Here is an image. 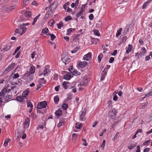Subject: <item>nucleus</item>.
Masks as SVG:
<instances>
[{
	"mask_svg": "<svg viewBox=\"0 0 152 152\" xmlns=\"http://www.w3.org/2000/svg\"><path fill=\"white\" fill-rule=\"evenodd\" d=\"M0 104L2 103L8 102L9 99L11 98L12 96L7 94V89L6 88L3 89L0 93Z\"/></svg>",
	"mask_w": 152,
	"mask_h": 152,
	"instance_id": "nucleus-1",
	"label": "nucleus"
},
{
	"mask_svg": "<svg viewBox=\"0 0 152 152\" xmlns=\"http://www.w3.org/2000/svg\"><path fill=\"white\" fill-rule=\"evenodd\" d=\"M61 60L65 65L69 63L70 61V58L69 57L67 53L66 52H64L62 55Z\"/></svg>",
	"mask_w": 152,
	"mask_h": 152,
	"instance_id": "nucleus-2",
	"label": "nucleus"
},
{
	"mask_svg": "<svg viewBox=\"0 0 152 152\" xmlns=\"http://www.w3.org/2000/svg\"><path fill=\"white\" fill-rule=\"evenodd\" d=\"M47 105V102L45 101H44L40 102L38 104L37 108L38 109H41L45 107Z\"/></svg>",
	"mask_w": 152,
	"mask_h": 152,
	"instance_id": "nucleus-3",
	"label": "nucleus"
},
{
	"mask_svg": "<svg viewBox=\"0 0 152 152\" xmlns=\"http://www.w3.org/2000/svg\"><path fill=\"white\" fill-rule=\"evenodd\" d=\"M18 27L20 29L22 30V32L20 33V35L23 34L25 32L27 28L24 26L23 24L20 25L18 26Z\"/></svg>",
	"mask_w": 152,
	"mask_h": 152,
	"instance_id": "nucleus-4",
	"label": "nucleus"
},
{
	"mask_svg": "<svg viewBox=\"0 0 152 152\" xmlns=\"http://www.w3.org/2000/svg\"><path fill=\"white\" fill-rule=\"evenodd\" d=\"M88 65V63L85 61L80 62L79 64V66L80 67H84Z\"/></svg>",
	"mask_w": 152,
	"mask_h": 152,
	"instance_id": "nucleus-5",
	"label": "nucleus"
},
{
	"mask_svg": "<svg viewBox=\"0 0 152 152\" xmlns=\"http://www.w3.org/2000/svg\"><path fill=\"white\" fill-rule=\"evenodd\" d=\"M91 53H88L87 54L85 55L83 57V59L86 61L88 60L90 58Z\"/></svg>",
	"mask_w": 152,
	"mask_h": 152,
	"instance_id": "nucleus-6",
	"label": "nucleus"
},
{
	"mask_svg": "<svg viewBox=\"0 0 152 152\" xmlns=\"http://www.w3.org/2000/svg\"><path fill=\"white\" fill-rule=\"evenodd\" d=\"M142 51L140 53L138 56L139 58L141 57L142 56H143L146 53V49L145 48H142Z\"/></svg>",
	"mask_w": 152,
	"mask_h": 152,
	"instance_id": "nucleus-7",
	"label": "nucleus"
},
{
	"mask_svg": "<svg viewBox=\"0 0 152 152\" xmlns=\"http://www.w3.org/2000/svg\"><path fill=\"white\" fill-rule=\"evenodd\" d=\"M116 112V110L115 109H114L109 113V115L111 117H113L115 115Z\"/></svg>",
	"mask_w": 152,
	"mask_h": 152,
	"instance_id": "nucleus-8",
	"label": "nucleus"
},
{
	"mask_svg": "<svg viewBox=\"0 0 152 152\" xmlns=\"http://www.w3.org/2000/svg\"><path fill=\"white\" fill-rule=\"evenodd\" d=\"M86 109L85 108L83 109V111L82 112L81 114L80 115V119L82 121L83 120V118L85 115L86 113Z\"/></svg>",
	"mask_w": 152,
	"mask_h": 152,
	"instance_id": "nucleus-9",
	"label": "nucleus"
},
{
	"mask_svg": "<svg viewBox=\"0 0 152 152\" xmlns=\"http://www.w3.org/2000/svg\"><path fill=\"white\" fill-rule=\"evenodd\" d=\"M15 64L14 63L11 64L8 67H7L6 69L9 72L11 71L13 68L15 66Z\"/></svg>",
	"mask_w": 152,
	"mask_h": 152,
	"instance_id": "nucleus-10",
	"label": "nucleus"
},
{
	"mask_svg": "<svg viewBox=\"0 0 152 152\" xmlns=\"http://www.w3.org/2000/svg\"><path fill=\"white\" fill-rule=\"evenodd\" d=\"M29 90L27 89L24 91L22 94V96L23 97H26L28 94Z\"/></svg>",
	"mask_w": 152,
	"mask_h": 152,
	"instance_id": "nucleus-11",
	"label": "nucleus"
},
{
	"mask_svg": "<svg viewBox=\"0 0 152 152\" xmlns=\"http://www.w3.org/2000/svg\"><path fill=\"white\" fill-rule=\"evenodd\" d=\"M132 45L129 44L128 46V48L126 50V53H129V52H130L132 50Z\"/></svg>",
	"mask_w": 152,
	"mask_h": 152,
	"instance_id": "nucleus-12",
	"label": "nucleus"
},
{
	"mask_svg": "<svg viewBox=\"0 0 152 152\" xmlns=\"http://www.w3.org/2000/svg\"><path fill=\"white\" fill-rule=\"evenodd\" d=\"M83 8L81 9L80 11L78 12L76 14L77 16V17H79L81 16V17H82V15H83Z\"/></svg>",
	"mask_w": 152,
	"mask_h": 152,
	"instance_id": "nucleus-13",
	"label": "nucleus"
},
{
	"mask_svg": "<svg viewBox=\"0 0 152 152\" xmlns=\"http://www.w3.org/2000/svg\"><path fill=\"white\" fill-rule=\"evenodd\" d=\"M64 124V120L62 119H61L60 121L58 124L57 125V127H60V126H63Z\"/></svg>",
	"mask_w": 152,
	"mask_h": 152,
	"instance_id": "nucleus-14",
	"label": "nucleus"
},
{
	"mask_svg": "<svg viewBox=\"0 0 152 152\" xmlns=\"http://www.w3.org/2000/svg\"><path fill=\"white\" fill-rule=\"evenodd\" d=\"M31 11H27L24 13V15L25 16L28 17H30L31 16Z\"/></svg>",
	"mask_w": 152,
	"mask_h": 152,
	"instance_id": "nucleus-15",
	"label": "nucleus"
},
{
	"mask_svg": "<svg viewBox=\"0 0 152 152\" xmlns=\"http://www.w3.org/2000/svg\"><path fill=\"white\" fill-rule=\"evenodd\" d=\"M57 7V6L56 4H55V3L53 2V3L50 6L51 10H54Z\"/></svg>",
	"mask_w": 152,
	"mask_h": 152,
	"instance_id": "nucleus-16",
	"label": "nucleus"
},
{
	"mask_svg": "<svg viewBox=\"0 0 152 152\" xmlns=\"http://www.w3.org/2000/svg\"><path fill=\"white\" fill-rule=\"evenodd\" d=\"M88 80L87 79H83V82H82L81 83V85L82 86H86L88 83Z\"/></svg>",
	"mask_w": 152,
	"mask_h": 152,
	"instance_id": "nucleus-17",
	"label": "nucleus"
},
{
	"mask_svg": "<svg viewBox=\"0 0 152 152\" xmlns=\"http://www.w3.org/2000/svg\"><path fill=\"white\" fill-rule=\"evenodd\" d=\"M30 121V120L29 118H27L24 123V125L26 126L27 125V127L28 126L29 124V123Z\"/></svg>",
	"mask_w": 152,
	"mask_h": 152,
	"instance_id": "nucleus-18",
	"label": "nucleus"
},
{
	"mask_svg": "<svg viewBox=\"0 0 152 152\" xmlns=\"http://www.w3.org/2000/svg\"><path fill=\"white\" fill-rule=\"evenodd\" d=\"M69 83V82L68 81H64L62 83V85L64 88L65 89H66L68 87L67 84Z\"/></svg>",
	"mask_w": 152,
	"mask_h": 152,
	"instance_id": "nucleus-19",
	"label": "nucleus"
},
{
	"mask_svg": "<svg viewBox=\"0 0 152 152\" xmlns=\"http://www.w3.org/2000/svg\"><path fill=\"white\" fill-rule=\"evenodd\" d=\"M75 29V28H69V29H67V35H68L69 34L72 32V31H74Z\"/></svg>",
	"mask_w": 152,
	"mask_h": 152,
	"instance_id": "nucleus-20",
	"label": "nucleus"
},
{
	"mask_svg": "<svg viewBox=\"0 0 152 152\" xmlns=\"http://www.w3.org/2000/svg\"><path fill=\"white\" fill-rule=\"evenodd\" d=\"M71 73L73 75H75V76H77L79 75L80 74V72H78L76 70L74 69V71H73V72H72Z\"/></svg>",
	"mask_w": 152,
	"mask_h": 152,
	"instance_id": "nucleus-21",
	"label": "nucleus"
},
{
	"mask_svg": "<svg viewBox=\"0 0 152 152\" xmlns=\"http://www.w3.org/2000/svg\"><path fill=\"white\" fill-rule=\"evenodd\" d=\"M129 26L128 25H127L124 30V35H125L127 33V32L129 31Z\"/></svg>",
	"mask_w": 152,
	"mask_h": 152,
	"instance_id": "nucleus-22",
	"label": "nucleus"
},
{
	"mask_svg": "<svg viewBox=\"0 0 152 152\" xmlns=\"http://www.w3.org/2000/svg\"><path fill=\"white\" fill-rule=\"evenodd\" d=\"M35 68L34 66H31L30 69V72L31 74H32L34 73Z\"/></svg>",
	"mask_w": 152,
	"mask_h": 152,
	"instance_id": "nucleus-23",
	"label": "nucleus"
},
{
	"mask_svg": "<svg viewBox=\"0 0 152 152\" xmlns=\"http://www.w3.org/2000/svg\"><path fill=\"white\" fill-rule=\"evenodd\" d=\"M11 140L10 139H5L4 142V146L6 147L8 145V143Z\"/></svg>",
	"mask_w": 152,
	"mask_h": 152,
	"instance_id": "nucleus-24",
	"label": "nucleus"
},
{
	"mask_svg": "<svg viewBox=\"0 0 152 152\" xmlns=\"http://www.w3.org/2000/svg\"><path fill=\"white\" fill-rule=\"evenodd\" d=\"M56 115L58 116H60L62 114V111L61 110H58L55 112Z\"/></svg>",
	"mask_w": 152,
	"mask_h": 152,
	"instance_id": "nucleus-25",
	"label": "nucleus"
},
{
	"mask_svg": "<svg viewBox=\"0 0 152 152\" xmlns=\"http://www.w3.org/2000/svg\"><path fill=\"white\" fill-rule=\"evenodd\" d=\"M71 78V76L69 74H67L64 76V78L67 80H70Z\"/></svg>",
	"mask_w": 152,
	"mask_h": 152,
	"instance_id": "nucleus-26",
	"label": "nucleus"
},
{
	"mask_svg": "<svg viewBox=\"0 0 152 152\" xmlns=\"http://www.w3.org/2000/svg\"><path fill=\"white\" fill-rule=\"evenodd\" d=\"M54 102L55 103L57 104L59 101L58 96H56L54 98Z\"/></svg>",
	"mask_w": 152,
	"mask_h": 152,
	"instance_id": "nucleus-27",
	"label": "nucleus"
},
{
	"mask_svg": "<svg viewBox=\"0 0 152 152\" xmlns=\"http://www.w3.org/2000/svg\"><path fill=\"white\" fill-rule=\"evenodd\" d=\"M47 35H50L51 37V39L53 41L56 38V37L53 34H49Z\"/></svg>",
	"mask_w": 152,
	"mask_h": 152,
	"instance_id": "nucleus-28",
	"label": "nucleus"
},
{
	"mask_svg": "<svg viewBox=\"0 0 152 152\" xmlns=\"http://www.w3.org/2000/svg\"><path fill=\"white\" fill-rule=\"evenodd\" d=\"M103 54L102 53L100 54L98 56V62L99 63H100L101 59L103 57Z\"/></svg>",
	"mask_w": 152,
	"mask_h": 152,
	"instance_id": "nucleus-29",
	"label": "nucleus"
},
{
	"mask_svg": "<svg viewBox=\"0 0 152 152\" xmlns=\"http://www.w3.org/2000/svg\"><path fill=\"white\" fill-rule=\"evenodd\" d=\"M27 104L28 107H30V108H33V105L31 102L29 101H27Z\"/></svg>",
	"mask_w": 152,
	"mask_h": 152,
	"instance_id": "nucleus-30",
	"label": "nucleus"
},
{
	"mask_svg": "<svg viewBox=\"0 0 152 152\" xmlns=\"http://www.w3.org/2000/svg\"><path fill=\"white\" fill-rule=\"evenodd\" d=\"M94 33L97 36H99L100 35V34L99 32V31L97 29H94L93 31Z\"/></svg>",
	"mask_w": 152,
	"mask_h": 152,
	"instance_id": "nucleus-31",
	"label": "nucleus"
},
{
	"mask_svg": "<svg viewBox=\"0 0 152 152\" xmlns=\"http://www.w3.org/2000/svg\"><path fill=\"white\" fill-rule=\"evenodd\" d=\"M63 23L61 21H60L59 23H58L57 24L58 26V29H60L61 28V27L63 26Z\"/></svg>",
	"mask_w": 152,
	"mask_h": 152,
	"instance_id": "nucleus-32",
	"label": "nucleus"
},
{
	"mask_svg": "<svg viewBox=\"0 0 152 152\" xmlns=\"http://www.w3.org/2000/svg\"><path fill=\"white\" fill-rule=\"evenodd\" d=\"M122 29L120 28L117 31V33L116 34V37H118L120 34L121 31H122Z\"/></svg>",
	"mask_w": 152,
	"mask_h": 152,
	"instance_id": "nucleus-33",
	"label": "nucleus"
},
{
	"mask_svg": "<svg viewBox=\"0 0 152 152\" xmlns=\"http://www.w3.org/2000/svg\"><path fill=\"white\" fill-rule=\"evenodd\" d=\"M62 107L64 110H66L68 107V105L66 103H64L62 105Z\"/></svg>",
	"mask_w": 152,
	"mask_h": 152,
	"instance_id": "nucleus-34",
	"label": "nucleus"
},
{
	"mask_svg": "<svg viewBox=\"0 0 152 152\" xmlns=\"http://www.w3.org/2000/svg\"><path fill=\"white\" fill-rule=\"evenodd\" d=\"M75 127L78 129L80 128L81 127V123H76L75 125Z\"/></svg>",
	"mask_w": 152,
	"mask_h": 152,
	"instance_id": "nucleus-35",
	"label": "nucleus"
},
{
	"mask_svg": "<svg viewBox=\"0 0 152 152\" xmlns=\"http://www.w3.org/2000/svg\"><path fill=\"white\" fill-rule=\"evenodd\" d=\"M72 19V18L71 17V16L69 15H68L66 16V17L65 18L64 20H65L66 21H67L68 20H70Z\"/></svg>",
	"mask_w": 152,
	"mask_h": 152,
	"instance_id": "nucleus-36",
	"label": "nucleus"
},
{
	"mask_svg": "<svg viewBox=\"0 0 152 152\" xmlns=\"http://www.w3.org/2000/svg\"><path fill=\"white\" fill-rule=\"evenodd\" d=\"M48 29L47 28H44L42 30V32L44 34H46L48 33Z\"/></svg>",
	"mask_w": 152,
	"mask_h": 152,
	"instance_id": "nucleus-37",
	"label": "nucleus"
},
{
	"mask_svg": "<svg viewBox=\"0 0 152 152\" xmlns=\"http://www.w3.org/2000/svg\"><path fill=\"white\" fill-rule=\"evenodd\" d=\"M151 1L148 0V1H146L145 3L143 5L142 8L144 9L145 8V7H146V6L148 4L150 3Z\"/></svg>",
	"mask_w": 152,
	"mask_h": 152,
	"instance_id": "nucleus-38",
	"label": "nucleus"
},
{
	"mask_svg": "<svg viewBox=\"0 0 152 152\" xmlns=\"http://www.w3.org/2000/svg\"><path fill=\"white\" fill-rule=\"evenodd\" d=\"M74 69L72 66H70L69 68V70L72 73V72H73V71H74Z\"/></svg>",
	"mask_w": 152,
	"mask_h": 152,
	"instance_id": "nucleus-39",
	"label": "nucleus"
},
{
	"mask_svg": "<svg viewBox=\"0 0 152 152\" xmlns=\"http://www.w3.org/2000/svg\"><path fill=\"white\" fill-rule=\"evenodd\" d=\"M9 72L6 69L2 73V76L5 75H6Z\"/></svg>",
	"mask_w": 152,
	"mask_h": 152,
	"instance_id": "nucleus-40",
	"label": "nucleus"
},
{
	"mask_svg": "<svg viewBox=\"0 0 152 152\" xmlns=\"http://www.w3.org/2000/svg\"><path fill=\"white\" fill-rule=\"evenodd\" d=\"M37 55L36 53V52H33L31 54V58L32 59H33L34 57L35 56Z\"/></svg>",
	"mask_w": 152,
	"mask_h": 152,
	"instance_id": "nucleus-41",
	"label": "nucleus"
},
{
	"mask_svg": "<svg viewBox=\"0 0 152 152\" xmlns=\"http://www.w3.org/2000/svg\"><path fill=\"white\" fill-rule=\"evenodd\" d=\"M79 48L78 47H76L73 50L71 51V53H75L79 49Z\"/></svg>",
	"mask_w": 152,
	"mask_h": 152,
	"instance_id": "nucleus-42",
	"label": "nucleus"
},
{
	"mask_svg": "<svg viewBox=\"0 0 152 152\" xmlns=\"http://www.w3.org/2000/svg\"><path fill=\"white\" fill-rule=\"evenodd\" d=\"M22 98H23V97H21L20 96H19V97L17 96L16 97V99H17V100L19 102H22V100L23 99H22Z\"/></svg>",
	"mask_w": 152,
	"mask_h": 152,
	"instance_id": "nucleus-43",
	"label": "nucleus"
},
{
	"mask_svg": "<svg viewBox=\"0 0 152 152\" xmlns=\"http://www.w3.org/2000/svg\"><path fill=\"white\" fill-rule=\"evenodd\" d=\"M136 146V145H131L128 147V148L130 150H132Z\"/></svg>",
	"mask_w": 152,
	"mask_h": 152,
	"instance_id": "nucleus-44",
	"label": "nucleus"
},
{
	"mask_svg": "<svg viewBox=\"0 0 152 152\" xmlns=\"http://www.w3.org/2000/svg\"><path fill=\"white\" fill-rule=\"evenodd\" d=\"M82 140L83 142V145L85 146H87V144L86 143V140L84 139L83 138L82 139Z\"/></svg>",
	"mask_w": 152,
	"mask_h": 152,
	"instance_id": "nucleus-45",
	"label": "nucleus"
},
{
	"mask_svg": "<svg viewBox=\"0 0 152 152\" xmlns=\"http://www.w3.org/2000/svg\"><path fill=\"white\" fill-rule=\"evenodd\" d=\"M106 74H105L102 73L101 75V80H104V78L106 76Z\"/></svg>",
	"mask_w": 152,
	"mask_h": 152,
	"instance_id": "nucleus-46",
	"label": "nucleus"
},
{
	"mask_svg": "<svg viewBox=\"0 0 152 152\" xmlns=\"http://www.w3.org/2000/svg\"><path fill=\"white\" fill-rule=\"evenodd\" d=\"M19 75L18 73H16L14 75V76L13 77V78H17L19 77Z\"/></svg>",
	"mask_w": 152,
	"mask_h": 152,
	"instance_id": "nucleus-47",
	"label": "nucleus"
},
{
	"mask_svg": "<svg viewBox=\"0 0 152 152\" xmlns=\"http://www.w3.org/2000/svg\"><path fill=\"white\" fill-rule=\"evenodd\" d=\"M49 70L46 68L44 70V75H46L47 73L49 71Z\"/></svg>",
	"mask_w": 152,
	"mask_h": 152,
	"instance_id": "nucleus-48",
	"label": "nucleus"
},
{
	"mask_svg": "<svg viewBox=\"0 0 152 152\" xmlns=\"http://www.w3.org/2000/svg\"><path fill=\"white\" fill-rule=\"evenodd\" d=\"M150 140H147V141H145L143 143V145H147L149 144L150 143Z\"/></svg>",
	"mask_w": 152,
	"mask_h": 152,
	"instance_id": "nucleus-49",
	"label": "nucleus"
},
{
	"mask_svg": "<svg viewBox=\"0 0 152 152\" xmlns=\"http://www.w3.org/2000/svg\"><path fill=\"white\" fill-rule=\"evenodd\" d=\"M10 48V46H4V48H3V49L4 50L7 51Z\"/></svg>",
	"mask_w": 152,
	"mask_h": 152,
	"instance_id": "nucleus-50",
	"label": "nucleus"
},
{
	"mask_svg": "<svg viewBox=\"0 0 152 152\" xmlns=\"http://www.w3.org/2000/svg\"><path fill=\"white\" fill-rule=\"evenodd\" d=\"M20 46H18V47L15 50L14 53L13 54V55H14L18 51V50L20 49Z\"/></svg>",
	"mask_w": 152,
	"mask_h": 152,
	"instance_id": "nucleus-51",
	"label": "nucleus"
},
{
	"mask_svg": "<svg viewBox=\"0 0 152 152\" xmlns=\"http://www.w3.org/2000/svg\"><path fill=\"white\" fill-rule=\"evenodd\" d=\"M31 4L33 5L37 6L38 5V3L36 1H34L32 2Z\"/></svg>",
	"mask_w": 152,
	"mask_h": 152,
	"instance_id": "nucleus-52",
	"label": "nucleus"
},
{
	"mask_svg": "<svg viewBox=\"0 0 152 152\" xmlns=\"http://www.w3.org/2000/svg\"><path fill=\"white\" fill-rule=\"evenodd\" d=\"M94 18L93 15L91 14L89 16V18L90 20H93Z\"/></svg>",
	"mask_w": 152,
	"mask_h": 152,
	"instance_id": "nucleus-53",
	"label": "nucleus"
},
{
	"mask_svg": "<svg viewBox=\"0 0 152 152\" xmlns=\"http://www.w3.org/2000/svg\"><path fill=\"white\" fill-rule=\"evenodd\" d=\"M105 140H103L102 143L101 145V147L102 148H103L104 147L105 145Z\"/></svg>",
	"mask_w": 152,
	"mask_h": 152,
	"instance_id": "nucleus-54",
	"label": "nucleus"
},
{
	"mask_svg": "<svg viewBox=\"0 0 152 152\" xmlns=\"http://www.w3.org/2000/svg\"><path fill=\"white\" fill-rule=\"evenodd\" d=\"M114 60V58L113 57H111L110 59L109 62L110 63H112L113 62Z\"/></svg>",
	"mask_w": 152,
	"mask_h": 152,
	"instance_id": "nucleus-55",
	"label": "nucleus"
},
{
	"mask_svg": "<svg viewBox=\"0 0 152 152\" xmlns=\"http://www.w3.org/2000/svg\"><path fill=\"white\" fill-rule=\"evenodd\" d=\"M106 131V129H104L103 130H102V132H101L99 134V136L101 137L104 134V132H105Z\"/></svg>",
	"mask_w": 152,
	"mask_h": 152,
	"instance_id": "nucleus-56",
	"label": "nucleus"
},
{
	"mask_svg": "<svg viewBox=\"0 0 152 152\" xmlns=\"http://www.w3.org/2000/svg\"><path fill=\"white\" fill-rule=\"evenodd\" d=\"M37 19L35 17L34 19V21L32 23V25H34L35 24V23L36 22L37 20Z\"/></svg>",
	"mask_w": 152,
	"mask_h": 152,
	"instance_id": "nucleus-57",
	"label": "nucleus"
},
{
	"mask_svg": "<svg viewBox=\"0 0 152 152\" xmlns=\"http://www.w3.org/2000/svg\"><path fill=\"white\" fill-rule=\"evenodd\" d=\"M44 78H42L40 79V80H42L41 82L42 84H45L46 82V81L44 80Z\"/></svg>",
	"mask_w": 152,
	"mask_h": 152,
	"instance_id": "nucleus-58",
	"label": "nucleus"
},
{
	"mask_svg": "<svg viewBox=\"0 0 152 152\" xmlns=\"http://www.w3.org/2000/svg\"><path fill=\"white\" fill-rule=\"evenodd\" d=\"M42 86L41 84H39L37 86V88H36V90H38L39 88H40Z\"/></svg>",
	"mask_w": 152,
	"mask_h": 152,
	"instance_id": "nucleus-59",
	"label": "nucleus"
},
{
	"mask_svg": "<svg viewBox=\"0 0 152 152\" xmlns=\"http://www.w3.org/2000/svg\"><path fill=\"white\" fill-rule=\"evenodd\" d=\"M150 150V148H145L143 152H148Z\"/></svg>",
	"mask_w": 152,
	"mask_h": 152,
	"instance_id": "nucleus-60",
	"label": "nucleus"
},
{
	"mask_svg": "<svg viewBox=\"0 0 152 152\" xmlns=\"http://www.w3.org/2000/svg\"><path fill=\"white\" fill-rule=\"evenodd\" d=\"M64 39L66 40V42L69 41V37L67 36H66V37H64Z\"/></svg>",
	"mask_w": 152,
	"mask_h": 152,
	"instance_id": "nucleus-61",
	"label": "nucleus"
},
{
	"mask_svg": "<svg viewBox=\"0 0 152 152\" xmlns=\"http://www.w3.org/2000/svg\"><path fill=\"white\" fill-rule=\"evenodd\" d=\"M137 150L136 151V152H140V146L138 145L137 146Z\"/></svg>",
	"mask_w": 152,
	"mask_h": 152,
	"instance_id": "nucleus-62",
	"label": "nucleus"
},
{
	"mask_svg": "<svg viewBox=\"0 0 152 152\" xmlns=\"http://www.w3.org/2000/svg\"><path fill=\"white\" fill-rule=\"evenodd\" d=\"M54 22H55L54 20H50V23L51 24L50 25V26H53V25Z\"/></svg>",
	"mask_w": 152,
	"mask_h": 152,
	"instance_id": "nucleus-63",
	"label": "nucleus"
},
{
	"mask_svg": "<svg viewBox=\"0 0 152 152\" xmlns=\"http://www.w3.org/2000/svg\"><path fill=\"white\" fill-rule=\"evenodd\" d=\"M77 134H73L72 135V138L73 139H74L77 136Z\"/></svg>",
	"mask_w": 152,
	"mask_h": 152,
	"instance_id": "nucleus-64",
	"label": "nucleus"
}]
</instances>
